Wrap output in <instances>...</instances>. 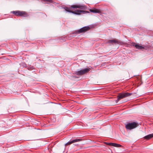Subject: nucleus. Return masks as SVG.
Instances as JSON below:
<instances>
[{"instance_id":"1","label":"nucleus","mask_w":153,"mask_h":153,"mask_svg":"<svg viewBox=\"0 0 153 153\" xmlns=\"http://www.w3.org/2000/svg\"><path fill=\"white\" fill-rule=\"evenodd\" d=\"M79 8L81 10H85L87 8V7L85 5L78 4L72 5L70 7H66L64 8L65 10L68 12L72 13L76 15H80L81 13H89L86 11L82 10H77V8Z\"/></svg>"},{"instance_id":"2","label":"nucleus","mask_w":153,"mask_h":153,"mask_svg":"<svg viewBox=\"0 0 153 153\" xmlns=\"http://www.w3.org/2000/svg\"><path fill=\"white\" fill-rule=\"evenodd\" d=\"M131 94L128 93H124L120 94L117 96V100H116L115 101L117 103L120 100L123 98H125L128 96H129L131 95Z\"/></svg>"},{"instance_id":"3","label":"nucleus","mask_w":153,"mask_h":153,"mask_svg":"<svg viewBox=\"0 0 153 153\" xmlns=\"http://www.w3.org/2000/svg\"><path fill=\"white\" fill-rule=\"evenodd\" d=\"M90 70V68H87L77 71L75 72V74L78 76H81L88 73Z\"/></svg>"},{"instance_id":"4","label":"nucleus","mask_w":153,"mask_h":153,"mask_svg":"<svg viewBox=\"0 0 153 153\" xmlns=\"http://www.w3.org/2000/svg\"><path fill=\"white\" fill-rule=\"evenodd\" d=\"M138 126V124L135 122L128 123L125 126L127 129L131 130L136 128Z\"/></svg>"},{"instance_id":"5","label":"nucleus","mask_w":153,"mask_h":153,"mask_svg":"<svg viewBox=\"0 0 153 153\" xmlns=\"http://www.w3.org/2000/svg\"><path fill=\"white\" fill-rule=\"evenodd\" d=\"M12 13L15 15L16 16H20L26 17L27 16V14L24 11H13Z\"/></svg>"},{"instance_id":"6","label":"nucleus","mask_w":153,"mask_h":153,"mask_svg":"<svg viewBox=\"0 0 153 153\" xmlns=\"http://www.w3.org/2000/svg\"><path fill=\"white\" fill-rule=\"evenodd\" d=\"M90 29V27L88 26L82 28L79 30L74 32L73 33V34H78L80 33H84L89 30Z\"/></svg>"},{"instance_id":"7","label":"nucleus","mask_w":153,"mask_h":153,"mask_svg":"<svg viewBox=\"0 0 153 153\" xmlns=\"http://www.w3.org/2000/svg\"><path fill=\"white\" fill-rule=\"evenodd\" d=\"M107 43H111L112 44H119L120 43V42L118 41L116 39H114L112 40H109L107 42Z\"/></svg>"},{"instance_id":"8","label":"nucleus","mask_w":153,"mask_h":153,"mask_svg":"<svg viewBox=\"0 0 153 153\" xmlns=\"http://www.w3.org/2000/svg\"><path fill=\"white\" fill-rule=\"evenodd\" d=\"M82 140L81 139H75L71 141L68 142L66 144H65L66 145H70L72 143H75L77 142L80 141Z\"/></svg>"},{"instance_id":"9","label":"nucleus","mask_w":153,"mask_h":153,"mask_svg":"<svg viewBox=\"0 0 153 153\" xmlns=\"http://www.w3.org/2000/svg\"><path fill=\"white\" fill-rule=\"evenodd\" d=\"M89 11L90 12L93 13H101L100 10L95 8H94L93 9H90Z\"/></svg>"},{"instance_id":"10","label":"nucleus","mask_w":153,"mask_h":153,"mask_svg":"<svg viewBox=\"0 0 153 153\" xmlns=\"http://www.w3.org/2000/svg\"><path fill=\"white\" fill-rule=\"evenodd\" d=\"M153 137V133L149 134L145 136L144 138L147 140H149L151 138Z\"/></svg>"},{"instance_id":"11","label":"nucleus","mask_w":153,"mask_h":153,"mask_svg":"<svg viewBox=\"0 0 153 153\" xmlns=\"http://www.w3.org/2000/svg\"><path fill=\"white\" fill-rule=\"evenodd\" d=\"M134 46L137 49L141 50L144 49V47L143 46L140 45L139 44H135V45H134Z\"/></svg>"},{"instance_id":"12","label":"nucleus","mask_w":153,"mask_h":153,"mask_svg":"<svg viewBox=\"0 0 153 153\" xmlns=\"http://www.w3.org/2000/svg\"><path fill=\"white\" fill-rule=\"evenodd\" d=\"M112 146L117 147H121L122 146L119 144L113 143Z\"/></svg>"},{"instance_id":"13","label":"nucleus","mask_w":153,"mask_h":153,"mask_svg":"<svg viewBox=\"0 0 153 153\" xmlns=\"http://www.w3.org/2000/svg\"><path fill=\"white\" fill-rule=\"evenodd\" d=\"M28 69L30 70H31L33 69V67L29 66L28 67Z\"/></svg>"},{"instance_id":"14","label":"nucleus","mask_w":153,"mask_h":153,"mask_svg":"<svg viewBox=\"0 0 153 153\" xmlns=\"http://www.w3.org/2000/svg\"><path fill=\"white\" fill-rule=\"evenodd\" d=\"M111 143H105L107 145L110 146Z\"/></svg>"},{"instance_id":"15","label":"nucleus","mask_w":153,"mask_h":153,"mask_svg":"<svg viewBox=\"0 0 153 153\" xmlns=\"http://www.w3.org/2000/svg\"><path fill=\"white\" fill-rule=\"evenodd\" d=\"M113 143H111L110 146H112Z\"/></svg>"}]
</instances>
